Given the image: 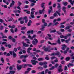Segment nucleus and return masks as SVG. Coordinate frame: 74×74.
Here are the masks:
<instances>
[{
  "instance_id": "f257e3e1",
  "label": "nucleus",
  "mask_w": 74,
  "mask_h": 74,
  "mask_svg": "<svg viewBox=\"0 0 74 74\" xmlns=\"http://www.w3.org/2000/svg\"><path fill=\"white\" fill-rule=\"evenodd\" d=\"M35 10V9L34 8H32L31 9V12L30 16L29 17V18L30 19H33V18H35V16L34 15V12H35V11H33Z\"/></svg>"
},
{
  "instance_id": "f03ea898",
  "label": "nucleus",
  "mask_w": 74,
  "mask_h": 74,
  "mask_svg": "<svg viewBox=\"0 0 74 74\" xmlns=\"http://www.w3.org/2000/svg\"><path fill=\"white\" fill-rule=\"evenodd\" d=\"M45 3H42L41 5V6L42 8L43 9L42 10H40L39 11V14H42V13L44 14V12H45V7H44V4Z\"/></svg>"
},
{
  "instance_id": "7ed1b4c3",
  "label": "nucleus",
  "mask_w": 74,
  "mask_h": 74,
  "mask_svg": "<svg viewBox=\"0 0 74 74\" xmlns=\"http://www.w3.org/2000/svg\"><path fill=\"white\" fill-rule=\"evenodd\" d=\"M56 55H57V56H58V57H60V55H61V54L59 52H57L56 53H53L51 54V56H55Z\"/></svg>"
},
{
  "instance_id": "20e7f679",
  "label": "nucleus",
  "mask_w": 74,
  "mask_h": 74,
  "mask_svg": "<svg viewBox=\"0 0 74 74\" xmlns=\"http://www.w3.org/2000/svg\"><path fill=\"white\" fill-rule=\"evenodd\" d=\"M62 46V47H61V49L62 50H64H64H66V48L67 47V46L65 44H63Z\"/></svg>"
},
{
  "instance_id": "39448f33",
  "label": "nucleus",
  "mask_w": 74,
  "mask_h": 74,
  "mask_svg": "<svg viewBox=\"0 0 74 74\" xmlns=\"http://www.w3.org/2000/svg\"><path fill=\"white\" fill-rule=\"evenodd\" d=\"M31 63H32V64L36 65V63H38L37 61H36L33 60H32L31 61Z\"/></svg>"
},
{
  "instance_id": "423d86ee",
  "label": "nucleus",
  "mask_w": 74,
  "mask_h": 74,
  "mask_svg": "<svg viewBox=\"0 0 74 74\" xmlns=\"http://www.w3.org/2000/svg\"><path fill=\"white\" fill-rule=\"evenodd\" d=\"M44 51H45V52H51V51H50V50H49V47H48L47 48H46L45 49H44Z\"/></svg>"
},
{
  "instance_id": "0eeeda50",
  "label": "nucleus",
  "mask_w": 74,
  "mask_h": 74,
  "mask_svg": "<svg viewBox=\"0 0 74 74\" xmlns=\"http://www.w3.org/2000/svg\"><path fill=\"white\" fill-rule=\"evenodd\" d=\"M32 48L31 47H29L27 49V52L28 53H30V54H32V53H30V51L32 50Z\"/></svg>"
},
{
  "instance_id": "6e6552de",
  "label": "nucleus",
  "mask_w": 74,
  "mask_h": 74,
  "mask_svg": "<svg viewBox=\"0 0 74 74\" xmlns=\"http://www.w3.org/2000/svg\"><path fill=\"white\" fill-rule=\"evenodd\" d=\"M29 56V55H26L25 56H24L23 55H21V56L20 57V59H22V58H25L26 59L27 57H28Z\"/></svg>"
},
{
  "instance_id": "1a4fd4ad",
  "label": "nucleus",
  "mask_w": 74,
  "mask_h": 74,
  "mask_svg": "<svg viewBox=\"0 0 74 74\" xmlns=\"http://www.w3.org/2000/svg\"><path fill=\"white\" fill-rule=\"evenodd\" d=\"M23 19H24V20H25V23H27V21H28V19L27 18V16H25V17H23Z\"/></svg>"
},
{
  "instance_id": "9d476101",
  "label": "nucleus",
  "mask_w": 74,
  "mask_h": 74,
  "mask_svg": "<svg viewBox=\"0 0 74 74\" xmlns=\"http://www.w3.org/2000/svg\"><path fill=\"white\" fill-rule=\"evenodd\" d=\"M22 44L23 46H24V47H28L29 46V45L26 44L24 42H23L22 43Z\"/></svg>"
},
{
  "instance_id": "9b49d317",
  "label": "nucleus",
  "mask_w": 74,
  "mask_h": 74,
  "mask_svg": "<svg viewBox=\"0 0 74 74\" xmlns=\"http://www.w3.org/2000/svg\"><path fill=\"white\" fill-rule=\"evenodd\" d=\"M15 4V2L13 0L12 1V3H11L10 5V7H11L12 5H14Z\"/></svg>"
},
{
  "instance_id": "f8f14e48",
  "label": "nucleus",
  "mask_w": 74,
  "mask_h": 74,
  "mask_svg": "<svg viewBox=\"0 0 74 74\" xmlns=\"http://www.w3.org/2000/svg\"><path fill=\"white\" fill-rule=\"evenodd\" d=\"M47 36L49 37V40H53V38L51 37V35H50V34H47Z\"/></svg>"
},
{
  "instance_id": "ddd939ff",
  "label": "nucleus",
  "mask_w": 74,
  "mask_h": 74,
  "mask_svg": "<svg viewBox=\"0 0 74 74\" xmlns=\"http://www.w3.org/2000/svg\"><path fill=\"white\" fill-rule=\"evenodd\" d=\"M57 8L59 12H61V6H57Z\"/></svg>"
},
{
  "instance_id": "4468645a",
  "label": "nucleus",
  "mask_w": 74,
  "mask_h": 74,
  "mask_svg": "<svg viewBox=\"0 0 74 74\" xmlns=\"http://www.w3.org/2000/svg\"><path fill=\"white\" fill-rule=\"evenodd\" d=\"M17 68L18 70H21V69L22 68V67L20 66L19 65H17Z\"/></svg>"
},
{
  "instance_id": "2eb2a0df",
  "label": "nucleus",
  "mask_w": 74,
  "mask_h": 74,
  "mask_svg": "<svg viewBox=\"0 0 74 74\" xmlns=\"http://www.w3.org/2000/svg\"><path fill=\"white\" fill-rule=\"evenodd\" d=\"M69 47H67L66 49V50H65L64 51V54H66V53H67V51H69Z\"/></svg>"
},
{
  "instance_id": "dca6fc26",
  "label": "nucleus",
  "mask_w": 74,
  "mask_h": 74,
  "mask_svg": "<svg viewBox=\"0 0 74 74\" xmlns=\"http://www.w3.org/2000/svg\"><path fill=\"white\" fill-rule=\"evenodd\" d=\"M12 53L13 55V57L14 58H16V54L14 52V51H12Z\"/></svg>"
},
{
  "instance_id": "f3484780",
  "label": "nucleus",
  "mask_w": 74,
  "mask_h": 74,
  "mask_svg": "<svg viewBox=\"0 0 74 74\" xmlns=\"http://www.w3.org/2000/svg\"><path fill=\"white\" fill-rule=\"evenodd\" d=\"M74 66V64H73L71 63H69L67 65V66L69 67L70 66Z\"/></svg>"
},
{
  "instance_id": "a211bd4d",
  "label": "nucleus",
  "mask_w": 74,
  "mask_h": 74,
  "mask_svg": "<svg viewBox=\"0 0 74 74\" xmlns=\"http://www.w3.org/2000/svg\"><path fill=\"white\" fill-rule=\"evenodd\" d=\"M57 42L58 44H61V42H60V38H58Z\"/></svg>"
},
{
  "instance_id": "6ab92c4d",
  "label": "nucleus",
  "mask_w": 74,
  "mask_h": 74,
  "mask_svg": "<svg viewBox=\"0 0 74 74\" xmlns=\"http://www.w3.org/2000/svg\"><path fill=\"white\" fill-rule=\"evenodd\" d=\"M44 58H38V61H42L43 60H44Z\"/></svg>"
},
{
  "instance_id": "aec40b11",
  "label": "nucleus",
  "mask_w": 74,
  "mask_h": 74,
  "mask_svg": "<svg viewBox=\"0 0 74 74\" xmlns=\"http://www.w3.org/2000/svg\"><path fill=\"white\" fill-rule=\"evenodd\" d=\"M58 71L59 72V73H61V72L63 71V69L62 68L58 69Z\"/></svg>"
},
{
  "instance_id": "412c9836",
  "label": "nucleus",
  "mask_w": 74,
  "mask_h": 74,
  "mask_svg": "<svg viewBox=\"0 0 74 74\" xmlns=\"http://www.w3.org/2000/svg\"><path fill=\"white\" fill-rule=\"evenodd\" d=\"M27 66V64H23L22 65V67L23 68H26Z\"/></svg>"
},
{
  "instance_id": "4be33fe9",
  "label": "nucleus",
  "mask_w": 74,
  "mask_h": 74,
  "mask_svg": "<svg viewBox=\"0 0 74 74\" xmlns=\"http://www.w3.org/2000/svg\"><path fill=\"white\" fill-rule=\"evenodd\" d=\"M66 61H69V60H70V58L69 57H66Z\"/></svg>"
},
{
  "instance_id": "5701e85b",
  "label": "nucleus",
  "mask_w": 74,
  "mask_h": 74,
  "mask_svg": "<svg viewBox=\"0 0 74 74\" xmlns=\"http://www.w3.org/2000/svg\"><path fill=\"white\" fill-rule=\"evenodd\" d=\"M72 27V26L71 25L67 26L65 28V29L66 30H67V29H70V27Z\"/></svg>"
},
{
  "instance_id": "b1692460",
  "label": "nucleus",
  "mask_w": 74,
  "mask_h": 74,
  "mask_svg": "<svg viewBox=\"0 0 74 74\" xmlns=\"http://www.w3.org/2000/svg\"><path fill=\"white\" fill-rule=\"evenodd\" d=\"M64 5V6H66V5H67L68 4V3L67 2H63L62 3Z\"/></svg>"
},
{
  "instance_id": "393cba45",
  "label": "nucleus",
  "mask_w": 74,
  "mask_h": 74,
  "mask_svg": "<svg viewBox=\"0 0 74 74\" xmlns=\"http://www.w3.org/2000/svg\"><path fill=\"white\" fill-rule=\"evenodd\" d=\"M55 69V66H53L50 68H49V70H54Z\"/></svg>"
},
{
  "instance_id": "a878e982",
  "label": "nucleus",
  "mask_w": 74,
  "mask_h": 74,
  "mask_svg": "<svg viewBox=\"0 0 74 74\" xmlns=\"http://www.w3.org/2000/svg\"><path fill=\"white\" fill-rule=\"evenodd\" d=\"M32 43L34 45H36V44H37V43H36V42L34 41V40H33L32 41Z\"/></svg>"
},
{
  "instance_id": "bb28decb",
  "label": "nucleus",
  "mask_w": 74,
  "mask_h": 74,
  "mask_svg": "<svg viewBox=\"0 0 74 74\" xmlns=\"http://www.w3.org/2000/svg\"><path fill=\"white\" fill-rule=\"evenodd\" d=\"M56 32V29H54L50 31V33H55Z\"/></svg>"
},
{
  "instance_id": "cd10ccee",
  "label": "nucleus",
  "mask_w": 74,
  "mask_h": 74,
  "mask_svg": "<svg viewBox=\"0 0 74 74\" xmlns=\"http://www.w3.org/2000/svg\"><path fill=\"white\" fill-rule=\"evenodd\" d=\"M29 1L32 2V3H36V1H34V0H28Z\"/></svg>"
},
{
  "instance_id": "c85d7f7f",
  "label": "nucleus",
  "mask_w": 74,
  "mask_h": 74,
  "mask_svg": "<svg viewBox=\"0 0 74 74\" xmlns=\"http://www.w3.org/2000/svg\"><path fill=\"white\" fill-rule=\"evenodd\" d=\"M59 12L58 11H56V13H57L58 14V15L59 16H60V13L59 12Z\"/></svg>"
},
{
  "instance_id": "c756f323",
  "label": "nucleus",
  "mask_w": 74,
  "mask_h": 74,
  "mask_svg": "<svg viewBox=\"0 0 74 74\" xmlns=\"http://www.w3.org/2000/svg\"><path fill=\"white\" fill-rule=\"evenodd\" d=\"M15 73V72L14 71H10V74H14Z\"/></svg>"
},
{
  "instance_id": "7c9ffc66",
  "label": "nucleus",
  "mask_w": 74,
  "mask_h": 74,
  "mask_svg": "<svg viewBox=\"0 0 74 74\" xmlns=\"http://www.w3.org/2000/svg\"><path fill=\"white\" fill-rule=\"evenodd\" d=\"M68 70L67 66H64V70H65V71H67Z\"/></svg>"
},
{
  "instance_id": "2f4dec72",
  "label": "nucleus",
  "mask_w": 74,
  "mask_h": 74,
  "mask_svg": "<svg viewBox=\"0 0 74 74\" xmlns=\"http://www.w3.org/2000/svg\"><path fill=\"white\" fill-rule=\"evenodd\" d=\"M28 37L29 38H30L31 40H33V37H31V36L30 35L28 36Z\"/></svg>"
},
{
  "instance_id": "473e14b6",
  "label": "nucleus",
  "mask_w": 74,
  "mask_h": 74,
  "mask_svg": "<svg viewBox=\"0 0 74 74\" xmlns=\"http://www.w3.org/2000/svg\"><path fill=\"white\" fill-rule=\"evenodd\" d=\"M62 9L63 11H65V10H66V8L65 6H63Z\"/></svg>"
},
{
  "instance_id": "72a5a7b5",
  "label": "nucleus",
  "mask_w": 74,
  "mask_h": 74,
  "mask_svg": "<svg viewBox=\"0 0 74 74\" xmlns=\"http://www.w3.org/2000/svg\"><path fill=\"white\" fill-rule=\"evenodd\" d=\"M26 28L25 27H22L21 28V30H24L26 29Z\"/></svg>"
},
{
  "instance_id": "f704fd0d",
  "label": "nucleus",
  "mask_w": 74,
  "mask_h": 74,
  "mask_svg": "<svg viewBox=\"0 0 74 74\" xmlns=\"http://www.w3.org/2000/svg\"><path fill=\"white\" fill-rule=\"evenodd\" d=\"M1 60L2 61V63H4V59L3 58H1Z\"/></svg>"
},
{
  "instance_id": "c9c22d12",
  "label": "nucleus",
  "mask_w": 74,
  "mask_h": 74,
  "mask_svg": "<svg viewBox=\"0 0 74 74\" xmlns=\"http://www.w3.org/2000/svg\"><path fill=\"white\" fill-rule=\"evenodd\" d=\"M3 28L4 27H3V26L1 25L0 27V30H2L3 29Z\"/></svg>"
},
{
  "instance_id": "e433bc0d",
  "label": "nucleus",
  "mask_w": 74,
  "mask_h": 74,
  "mask_svg": "<svg viewBox=\"0 0 74 74\" xmlns=\"http://www.w3.org/2000/svg\"><path fill=\"white\" fill-rule=\"evenodd\" d=\"M47 64V62H43V65H46V64Z\"/></svg>"
},
{
  "instance_id": "4c0bfd02",
  "label": "nucleus",
  "mask_w": 74,
  "mask_h": 74,
  "mask_svg": "<svg viewBox=\"0 0 74 74\" xmlns=\"http://www.w3.org/2000/svg\"><path fill=\"white\" fill-rule=\"evenodd\" d=\"M47 67H48V66L46 65H44L43 66V68H45V69H46Z\"/></svg>"
},
{
  "instance_id": "58836bf2",
  "label": "nucleus",
  "mask_w": 74,
  "mask_h": 74,
  "mask_svg": "<svg viewBox=\"0 0 74 74\" xmlns=\"http://www.w3.org/2000/svg\"><path fill=\"white\" fill-rule=\"evenodd\" d=\"M8 38L9 39H10V40H11L13 38H12V37L11 36H8Z\"/></svg>"
},
{
  "instance_id": "ea45409f",
  "label": "nucleus",
  "mask_w": 74,
  "mask_h": 74,
  "mask_svg": "<svg viewBox=\"0 0 74 74\" xmlns=\"http://www.w3.org/2000/svg\"><path fill=\"white\" fill-rule=\"evenodd\" d=\"M1 49L3 51H5V48L3 47H1Z\"/></svg>"
},
{
  "instance_id": "a19ab883",
  "label": "nucleus",
  "mask_w": 74,
  "mask_h": 74,
  "mask_svg": "<svg viewBox=\"0 0 74 74\" xmlns=\"http://www.w3.org/2000/svg\"><path fill=\"white\" fill-rule=\"evenodd\" d=\"M40 30L41 31H44L45 30V29L43 28H41L40 29Z\"/></svg>"
},
{
  "instance_id": "79ce46f5",
  "label": "nucleus",
  "mask_w": 74,
  "mask_h": 74,
  "mask_svg": "<svg viewBox=\"0 0 74 74\" xmlns=\"http://www.w3.org/2000/svg\"><path fill=\"white\" fill-rule=\"evenodd\" d=\"M22 61L23 62H26V58H24V59H23L22 60Z\"/></svg>"
},
{
  "instance_id": "37998d69",
  "label": "nucleus",
  "mask_w": 74,
  "mask_h": 74,
  "mask_svg": "<svg viewBox=\"0 0 74 74\" xmlns=\"http://www.w3.org/2000/svg\"><path fill=\"white\" fill-rule=\"evenodd\" d=\"M64 25H61L60 27V28H64Z\"/></svg>"
},
{
  "instance_id": "c03bdc74",
  "label": "nucleus",
  "mask_w": 74,
  "mask_h": 74,
  "mask_svg": "<svg viewBox=\"0 0 74 74\" xmlns=\"http://www.w3.org/2000/svg\"><path fill=\"white\" fill-rule=\"evenodd\" d=\"M59 66L58 64H56L55 65V66H54V68H57V67Z\"/></svg>"
},
{
  "instance_id": "a18cd8bd",
  "label": "nucleus",
  "mask_w": 74,
  "mask_h": 74,
  "mask_svg": "<svg viewBox=\"0 0 74 74\" xmlns=\"http://www.w3.org/2000/svg\"><path fill=\"white\" fill-rule=\"evenodd\" d=\"M57 21H58V22H60V21H61V19L60 18H58L57 19Z\"/></svg>"
},
{
  "instance_id": "49530a36",
  "label": "nucleus",
  "mask_w": 74,
  "mask_h": 74,
  "mask_svg": "<svg viewBox=\"0 0 74 74\" xmlns=\"http://www.w3.org/2000/svg\"><path fill=\"white\" fill-rule=\"evenodd\" d=\"M12 42H15V39L13 38H12Z\"/></svg>"
},
{
  "instance_id": "de8ad7c7",
  "label": "nucleus",
  "mask_w": 74,
  "mask_h": 74,
  "mask_svg": "<svg viewBox=\"0 0 74 74\" xmlns=\"http://www.w3.org/2000/svg\"><path fill=\"white\" fill-rule=\"evenodd\" d=\"M27 66H28V67H32V65L29 64H27Z\"/></svg>"
},
{
  "instance_id": "09e8293b",
  "label": "nucleus",
  "mask_w": 74,
  "mask_h": 74,
  "mask_svg": "<svg viewBox=\"0 0 74 74\" xmlns=\"http://www.w3.org/2000/svg\"><path fill=\"white\" fill-rule=\"evenodd\" d=\"M49 50H50V51H51V50H53V48H51V47L50 46H49Z\"/></svg>"
},
{
  "instance_id": "8fccbe9b",
  "label": "nucleus",
  "mask_w": 74,
  "mask_h": 74,
  "mask_svg": "<svg viewBox=\"0 0 74 74\" xmlns=\"http://www.w3.org/2000/svg\"><path fill=\"white\" fill-rule=\"evenodd\" d=\"M20 23L21 24H23V23H24V21H20Z\"/></svg>"
},
{
  "instance_id": "3c124183",
  "label": "nucleus",
  "mask_w": 74,
  "mask_h": 74,
  "mask_svg": "<svg viewBox=\"0 0 74 74\" xmlns=\"http://www.w3.org/2000/svg\"><path fill=\"white\" fill-rule=\"evenodd\" d=\"M67 37H70V36H71V34H68L66 35Z\"/></svg>"
},
{
  "instance_id": "603ef678",
  "label": "nucleus",
  "mask_w": 74,
  "mask_h": 74,
  "mask_svg": "<svg viewBox=\"0 0 74 74\" xmlns=\"http://www.w3.org/2000/svg\"><path fill=\"white\" fill-rule=\"evenodd\" d=\"M14 52H16V51H18V50L16 48H14Z\"/></svg>"
},
{
  "instance_id": "864d4df0",
  "label": "nucleus",
  "mask_w": 74,
  "mask_h": 74,
  "mask_svg": "<svg viewBox=\"0 0 74 74\" xmlns=\"http://www.w3.org/2000/svg\"><path fill=\"white\" fill-rule=\"evenodd\" d=\"M58 24H59V23H58V22H57L56 23H55V24H53V26H55H55H56L57 25H58Z\"/></svg>"
},
{
  "instance_id": "5fc2aeb1",
  "label": "nucleus",
  "mask_w": 74,
  "mask_h": 74,
  "mask_svg": "<svg viewBox=\"0 0 74 74\" xmlns=\"http://www.w3.org/2000/svg\"><path fill=\"white\" fill-rule=\"evenodd\" d=\"M44 41H45V40H42L40 41V43L41 44H42L43 42H44Z\"/></svg>"
},
{
  "instance_id": "6e6d98bb",
  "label": "nucleus",
  "mask_w": 74,
  "mask_h": 74,
  "mask_svg": "<svg viewBox=\"0 0 74 74\" xmlns=\"http://www.w3.org/2000/svg\"><path fill=\"white\" fill-rule=\"evenodd\" d=\"M10 31L12 33H14V29H10Z\"/></svg>"
},
{
  "instance_id": "4d7b16f0",
  "label": "nucleus",
  "mask_w": 74,
  "mask_h": 74,
  "mask_svg": "<svg viewBox=\"0 0 74 74\" xmlns=\"http://www.w3.org/2000/svg\"><path fill=\"white\" fill-rule=\"evenodd\" d=\"M53 15H54V16H55V17L56 16H58V15H57V14H56V12H55L54 13Z\"/></svg>"
},
{
  "instance_id": "13d9d810",
  "label": "nucleus",
  "mask_w": 74,
  "mask_h": 74,
  "mask_svg": "<svg viewBox=\"0 0 74 74\" xmlns=\"http://www.w3.org/2000/svg\"><path fill=\"white\" fill-rule=\"evenodd\" d=\"M64 39H67L68 37L66 35V36H64Z\"/></svg>"
},
{
  "instance_id": "bf43d9fd",
  "label": "nucleus",
  "mask_w": 74,
  "mask_h": 74,
  "mask_svg": "<svg viewBox=\"0 0 74 74\" xmlns=\"http://www.w3.org/2000/svg\"><path fill=\"white\" fill-rule=\"evenodd\" d=\"M2 38H6L7 36H3L2 37Z\"/></svg>"
},
{
  "instance_id": "052dcab7",
  "label": "nucleus",
  "mask_w": 74,
  "mask_h": 74,
  "mask_svg": "<svg viewBox=\"0 0 74 74\" xmlns=\"http://www.w3.org/2000/svg\"><path fill=\"white\" fill-rule=\"evenodd\" d=\"M44 25L45 26H47V23H44Z\"/></svg>"
},
{
  "instance_id": "680f3d73",
  "label": "nucleus",
  "mask_w": 74,
  "mask_h": 74,
  "mask_svg": "<svg viewBox=\"0 0 74 74\" xmlns=\"http://www.w3.org/2000/svg\"><path fill=\"white\" fill-rule=\"evenodd\" d=\"M56 45V43H51V45Z\"/></svg>"
},
{
  "instance_id": "e2e57ef3",
  "label": "nucleus",
  "mask_w": 74,
  "mask_h": 74,
  "mask_svg": "<svg viewBox=\"0 0 74 74\" xmlns=\"http://www.w3.org/2000/svg\"><path fill=\"white\" fill-rule=\"evenodd\" d=\"M60 30L61 32H64V29H61Z\"/></svg>"
},
{
  "instance_id": "0e129e2a",
  "label": "nucleus",
  "mask_w": 74,
  "mask_h": 74,
  "mask_svg": "<svg viewBox=\"0 0 74 74\" xmlns=\"http://www.w3.org/2000/svg\"><path fill=\"white\" fill-rule=\"evenodd\" d=\"M12 68L13 67L12 66H10V67L9 68V69L10 70H12Z\"/></svg>"
},
{
  "instance_id": "69168bd1",
  "label": "nucleus",
  "mask_w": 74,
  "mask_h": 74,
  "mask_svg": "<svg viewBox=\"0 0 74 74\" xmlns=\"http://www.w3.org/2000/svg\"><path fill=\"white\" fill-rule=\"evenodd\" d=\"M17 49L18 50H21V47H18V48H17Z\"/></svg>"
},
{
  "instance_id": "338daca9",
  "label": "nucleus",
  "mask_w": 74,
  "mask_h": 74,
  "mask_svg": "<svg viewBox=\"0 0 74 74\" xmlns=\"http://www.w3.org/2000/svg\"><path fill=\"white\" fill-rule=\"evenodd\" d=\"M65 23H66V21L64 22L63 23H61L60 25H64Z\"/></svg>"
},
{
  "instance_id": "774afa93",
  "label": "nucleus",
  "mask_w": 74,
  "mask_h": 74,
  "mask_svg": "<svg viewBox=\"0 0 74 74\" xmlns=\"http://www.w3.org/2000/svg\"><path fill=\"white\" fill-rule=\"evenodd\" d=\"M32 73H36V71L34 70H32Z\"/></svg>"
}]
</instances>
